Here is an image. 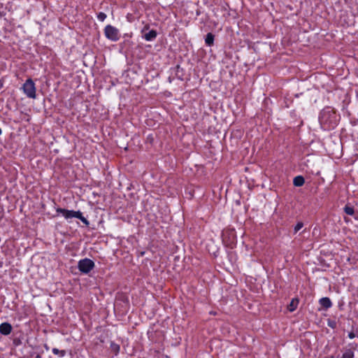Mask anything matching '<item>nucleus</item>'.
Listing matches in <instances>:
<instances>
[{"label": "nucleus", "mask_w": 358, "mask_h": 358, "mask_svg": "<svg viewBox=\"0 0 358 358\" xmlns=\"http://www.w3.org/2000/svg\"><path fill=\"white\" fill-rule=\"evenodd\" d=\"M45 348L46 350L49 349V348H48V346L47 345H45Z\"/></svg>", "instance_id": "19"}, {"label": "nucleus", "mask_w": 358, "mask_h": 358, "mask_svg": "<svg viewBox=\"0 0 358 358\" xmlns=\"http://www.w3.org/2000/svg\"><path fill=\"white\" fill-rule=\"evenodd\" d=\"M13 327L8 322H3L0 324V333L2 335L8 336L12 331Z\"/></svg>", "instance_id": "5"}, {"label": "nucleus", "mask_w": 358, "mask_h": 358, "mask_svg": "<svg viewBox=\"0 0 358 358\" xmlns=\"http://www.w3.org/2000/svg\"><path fill=\"white\" fill-rule=\"evenodd\" d=\"M354 352L351 349H348L345 350V352L343 354L342 358H353Z\"/></svg>", "instance_id": "12"}, {"label": "nucleus", "mask_w": 358, "mask_h": 358, "mask_svg": "<svg viewBox=\"0 0 358 358\" xmlns=\"http://www.w3.org/2000/svg\"><path fill=\"white\" fill-rule=\"evenodd\" d=\"M110 348L112 350V351L115 354L117 355L118 352H119V350H120V346L117 345V344H115V343H111L110 345Z\"/></svg>", "instance_id": "14"}, {"label": "nucleus", "mask_w": 358, "mask_h": 358, "mask_svg": "<svg viewBox=\"0 0 358 358\" xmlns=\"http://www.w3.org/2000/svg\"><path fill=\"white\" fill-rule=\"evenodd\" d=\"M304 178L301 176H296L293 180V184L296 187H301L304 184Z\"/></svg>", "instance_id": "8"}, {"label": "nucleus", "mask_w": 358, "mask_h": 358, "mask_svg": "<svg viewBox=\"0 0 358 358\" xmlns=\"http://www.w3.org/2000/svg\"><path fill=\"white\" fill-rule=\"evenodd\" d=\"M320 305L324 308L325 309H328L332 306V303L329 298L328 297H323L320 299Z\"/></svg>", "instance_id": "6"}, {"label": "nucleus", "mask_w": 358, "mask_h": 358, "mask_svg": "<svg viewBox=\"0 0 358 358\" xmlns=\"http://www.w3.org/2000/svg\"><path fill=\"white\" fill-rule=\"evenodd\" d=\"M53 354L59 356L60 357H63L66 355V352L64 350H59L57 348L52 349Z\"/></svg>", "instance_id": "11"}, {"label": "nucleus", "mask_w": 358, "mask_h": 358, "mask_svg": "<svg viewBox=\"0 0 358 358\" xmlns=\"http://www.w3.org/2000/svg\"><path fill=\"white\" fill-rule=\"evenodd\" d=\"M97 18L99 20L103 22L105 20V19L106 18V15L103 12H100L97 15Z\"/></svg>", "instance_id": "16"}, {"label": "nucleus", "mask_w": 358, "mask_h": 358, "mask_svg": "<svg viewBox=\"0 0 358 358\" xmlns=\"http://www.w3.org/2000/svg\"><path fill=\"white\" fill-rule=\"evenodd\" d=\"M344 212L347 214V215H354L355 213V210H354V208L351 206H349L348 205H346L345 207H344Z\"/></svg>", "instance_id": "13"}, {"label": "nucleus", "mask_w": 358, "mask_h": 358, "mask_svg": "<svg viewBox=\"0 0 358 358\" xmlns=\"http://www.w3.org/2000/svg\"><path fill=\"white\" fill-rule=\"evenodd\" d=\"M335 325H336L335 322H332V323L330 322H329V326L332 327V328H334Z\"/></svg>", "instance_id": "18"}, {"label": "nucleus", "mask_w": 358, "mask_h": 358, "mask_svg": "<svg viewBox=\"0 0 358 358\" xmlns=\"http://www.w3.org/2000/svg\"><path fill=\"white\" fill-rule=\"evenodd\" d=\"M157 31L155 30H150L148 33L144 35V38L147 41H151L157 37Z\"/></svg>", "instance_id": "7"}, {"label": "nucleus", "mask_w": 358, "mask_h": 358, "mask_svg": "<svg viewBox=\"0 0 358 358\" xmlns=\"http://www.w3.org/2000/svg\"><path fill=\"white\" fill-rule=\"evenodd\" d=\"M213 41H214V35L211 33H208L207 35H206V39H205V42L208 45V46H210L213 44Z\"/></svg>", "instance_id": "10"}, {"label": "nucleus", "mask_w": 358, "mask_h": 358, "mask_svg": "<svg viewBox=\"0 0 358 358\" xmlns=\"http://www.w3.org/2000/svg\"><path fill=\"white\" fill-rule=\"evenodd\" d=\"M94 267V263L88 258H85L78 262V268L83 273H88Z\"/></svg>", "instance_id": "3"}, {"label": "nucleus", "mask_w": 358, "mask_h": 358, "mask_svg": "<svg viewBox=\"0 0 358 358\" xmlns=\"http://www.w3.org/2000/svg\"><path fill=\"white\" fill-rule=\"evenodd\" d=\"M22 90L27 97L31 99L36 98L35 84L31 78H29L26 80L22 86Z\"/></svg>", "instance_id": "2"}, {"label": "nucleus", "mask_w": 358, "mask_h": 358, "mask_svg": "<svg viewBox=\"0 0 358 358\" xmlns=\"http://www.w3.org/2000/svg\"><path fill=\"white\" fill-rule=\"evenodd\" d=\"M303 227V224L301 222H299L294 228V234H296L302 227Z\"/></svg>", "instance_id": "15"}, {"label": "nucleus", "mask_w": 358, "mask_h": 358, "mask_svg": "<svg viewBox=\"0 0 358 358\" xmlns=\"http://www.w3.org/2000/svg\"><path fill=\"white\" fill-rule=\"evenodd\" d=\"M104 34L108 39L112 41H117L120 38L119 30L110 24L106 26Z\"/></svg>", "instance_id": "4"}, {"label": "nucleus", "mask_w": 358, "mask_h": 358, "mask_svg": "<svg viewBox=\"0 0 358 358\" xmlns=\"http://www.w3.org/2000/svg\"><path fill=\"white\" fill-rule=\"evenodd\" d=\"M348 337L350 338V339H352L356 337V335L353 332V331H350L349 334H348Z\"/></svg>", "instance_id": "17"}, {"label": "nucleus", "mask_w": 358, "mask_h": 358, "mask_svg": "<svg viewBox=\"0 0 358 358\" xmlns=\"http://www.w3.org/2000/svg\"><path fill=\"white\" fill-rule=\"evenodd\" d=\"M299 301L296 299H293L290 303L288 305V309L290 312H293L297 307Z\"/></svg>", "instance_id": "9"}, {"label": "nucleus", "mask_w": 358, "mask_h": 358, "mask_svg": "<svg viewBox=\"0 0 358 358\" xmlns=\"http://www.w3.org/2000/svg\"><path fill=\"white\" fill-rule=\"evenodd\" d=\"M57 213H61L66 220L76 217L81 220V222L86 226H89V221L83 216V213L80 211H75L73 210H67L62 208H57L56 209Z\"/></svg>", "instance_id": "1"}, {"label": "nucleus", "mask_w": 358, "mask_h": 358, "mask_svg": "<svg viewBox=\"0 0 358 358\" xmlns=\"http://www.w3.org/2000/svg\"><path fill=\"white\" fill-rule=\"evenodd\" d=\"M1 134V129L0 128V135Z\"/></svg>", "instance_id": "20"}]
</instances>
